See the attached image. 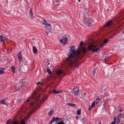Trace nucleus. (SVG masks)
Wrapping results in <instances>:
<instances>
[{"label": "nucleus", "instance_id": "1", "mask_svg": "<svg viewBox=\"0 0 124 124\" xmlns=\"http://www.w3.org/2000/svg\"><path fill=\"white\" fill-rule=\"evenodd\" d=\"M70 47L71 53L68 54L67 59H66L65 61L66 65L70 68L73 67L75 65H76V62L77 60L76 58L80 59L82 57L84 54L86 52V50L85 48H83L81 47L79 48L78 50H74L73 46Z\"/></svg>", "mask_w": 124, "mask_h": 124}, {"label": "nucleus", "instance_id": "2", "mask_svg": "<svg viewBox=\"0 0 124 124\" xmlns=\"http://www.w3.org/2000/svg\"><path fill=\"white\" fill-rule=\"evenodd\" d=\"M36 94L33 93L31 96V98L34 99V100L35 101V102H32L30 104L32 106V107L34 108H38L39 107H37V106H40L42 103L43 102L41 103V101H38V99L37 98L36 101L35 100L36 99Z\"/></svg>", "mask_w": 124, "mask_h": 124}, {"label": "nucleus", "instance_id": "3", "mask_svg": "<svg viewBox=\"0 0 124 124\" xmlns=\"http://www.w3.org/2000/svg\"><path fill=\"white\" fill-rule=\"evenodd\" d=\"M61 67L62 68L61 70H57L56 72V74L58 76H60L61 74H63L64 70L68 69V68L71 69L73 67L70 68L68 65H66V61H65L64 63L62 65Z\"/></svg>", "mask_w": 124, "mask_h": 124}, {"label": "nucleus", "instance_id": "4", "mask_svg": "<svg viewBox=\"0 0 124 124\" xmlns=\"http://www.w3.org/2000/svg\"><path fill=\"white\" fill-rule=\"evenodd\" d=\"M79 88L78 87H76L73 89V94L75 96L78 95L79 98H81L82 97V95L81 93H79Z\"/></svg>", "mask_w": 124, "mask_h": 124}, {"label": "nucleus", "instance_id": "5", "mask_svg": "<svg viewBox=\"0 0 124 124\" xmlns=\"http://www.w3.org/2000/svg\"><path fill=\"white\" fill-rule=\"evenodd\" d=\"M96 46L92 44L88 46V50L92 51L93 52H97L99 50V48H97L95 49Z\"/></svg>", "mask_w": 124, "mask_h": 124}, {"label": "nucleus", "instance_id": "6", "mask_svg": "<svg viewBox=\"0 0 124 124\" xmlns=\"http://www.w3.org/2000/svg\"><path fill=\"white\" fill-rule=\"evenodd\" d=\"M83 21L84 23L87 24L89 26H90L92 23V21L91 20L89 19L88 18L85 17L84 18Z\"/></svg>", "mask_w": 124, "mask_h": 124}, {"label": "nucleus", "instance_id": "7", "mask_svg": "<svg viewBox=\"0 0 124 124\" xmlns=\"http://www.w3.org/2000/svg\"><path fill=\"white\" fill-rule=\"evenodd\" d=\"M123 114L120 113L118 116L117 117V123L118 124L119 123L120 121L119 118H120L121 120L122 121H124V117L122 116Z\"/></svg>", "mask_w": 124, "mask_h": 124}, {"label": "nucleus", "instance_id": "8", "mask_svg": "<svg viewBox=\"0 0 124 124\" xmlns=\"http://www.w3.org/2000/svg\"><path fill=\"white\" fill-rule=\"evenodd\" d=\"M60 42L63 45H64L67 43L68 39L66 37L63 38L60 40Z\"/></svg>", "mask_w": 124, "mask_h": 124}, {"label": "nucleus", "instance_id": "9", "mask_svg": "<svg viewBox=\"0 0 124 124\" xmlns=\"http://www.w3.org/2000/svg\"><path fill=\"white\" fill-rule=\"evenodd\" d=\"M7 39V38L4 36L1 35L0 36V41L1 42H5Z\"/></svg>", "mask_w": 124, "mask_h": 124}, {"label": "nucleus", "instance_id": "10", "mask_svg": "<svg viewBox=\"0 0 124 124\" xmlns=\"http://www.w3.org/2000/svg\"><path fill=\"white\" fill-rule=\"evenodd\" d=\"M12 124H25V123L23 120H22L21 122L15 121L12 123Z\"/></svg>", "mask_w": 124, "mask_h": 124}, {"label": "nucleus", "instance_id": "11", "mask_svg": "<svg viewBox=\"0 0 124 124\" xmlns=\"http://www.w3.org/2000/svg\"><path fill=\"white\" fill-rule=\"evenodd\" d=\"M109 41V40L108 39H105L103 40V43L100 45L101 47L104 46Z\"/></svg>", "mask_w": 124, "mask_h": 124}, {"label": "nucleus", "instance_id": "12", "mask_svg": "<svg viewBox=\"0 0 124 124\" xmlns=\"http://www.w3.org/2000/svg\"><path fill=\"white\" fill-rule=\"evenodd\" d=\"M45 26V28L48 30H50L52 28V27L50 23H48Z\"/></svg>", "mask_w": 124, "mask_h": 124}, {"label": "nucleus", "instance_id": "13", "mask_svg": "<svg viewBox=\"0 0 124 124\" xmlns=\"http://www.w3.org/2000/svg\"><path fill=\"white\" fill-rule=\"evenodd\" d=\"M19 63L18 64V65L19 67L20 70H21L22 66L23 65V62H22V61H19Z\"/></svg>", "mask_w": 124, "mask_h": 124}, {"label": "nucleus", "instance_id": "14", "mask_svg": "<svg viewBox=\"0 0 124 124\" xmlns=\"http://www.w3.org/2000/svg\"><path fill=\"white\" fill-rule=\"evenodd\" d=\"M18 58L19 61H22V57L21 56V52H19L18 54Z\"/></svg>", "mask_w": 124, "mask_h": 124}, {"label": "nucleus", "instance_id": "15", "mask_svg": "<svg viewBox=\"0 0 124 124\" xmlns=\"http://www.w3.org/2000/svg\"><path fill=\"white\" fill-rule=\"evenodd\" d=\"M112 21L110 20L108 21L107 23L104 25V27H107L109 26L112 23Z\"/></svg>", "mask_w": 124, "mask_h": 124}, {"label": "nucleus", "instance_id": "16", "mask_svg": "<svg viewBox=\"0 0 124 124\" xmlns=\"http://www.w3.org/2000/svg\"><path fill=\"white\" fill-rule=\"evenodd\" d=\"M33 52L34 54H36L37 53V50L36 47L33 46Z\"/></svg>", "mask_w": 124, "mask_h": 124}, {"label": "nucleus", "instance_id": "17", "mask_svg": "<svg viewBox=\"0 0 124 124\" xmlns=\"http://www.w3.org/2000/svg\"><path fill=\"white\" fill-rule=\"evenodd\" d=\"M42 24L44 25H46L48 24L46 22L45 19H43L42 21Z\"/></svg>", "mask_w": 124, "mask_h": 124}, {"label": "nucleus", "instance_id": "18", "mask_svg": "<svg viewBox=\"0 0 124 124\" xmlns=\"http://www.w3.org/2000/svg\"><path fill=\"white\" fill-rule=\"evenodd\" d=\"M117 109L118 111H119L120 112H122V109L120 105H119L118 107L117 108Z\"/></svg>", "mask_w": 124, "mask_h": 124}, {"label": "nucleus", "instance_id": "19", "mask_svg": "<svg viewBox=\"0 0 124 124\" xmlns=\"http://www.w3.org/2000/svg\"><path fill=\"white\" fill-rule=\"evenodd\" d=\"M11 69L12 70V72L14 73H15V68L14 66H13L11 68Z\"/></svg>", "mask_w": 124, "mask_h": 124}, {"label": "nucleus", "instance_id": "20", "mask_svg": "<svg viewBox=\"0 0 124 124\" xmlns=\"http://www.w3.org/2000/svg\"><path fill=\"white\" fill-rule=\"evenodd\" d=\"M81 110L80 109H79L77 111V114L78 115H80L81 114Z\"/></svg>", "mask_w": 124, "mask_h": 124}, {"label": "nucleus", "instance_id": "21", "mask_svg": "<svg viewBox=\"0 0 124 124\" xmlns=\"http://www.w3.org/2000/svg\"><path fill=\"white\" fill-rule=\"evenodd\" d=\"M67 105H69L71 107H75L76 106V105L74 104H71L70 103H68L67 104Z\"/></svg>", "mask_w": 124, "mask_h": 124}, {"label": "nucleus", "instance_id": "22", "mask_svg": "<svg viewBox=\"0 0 124 124\" xmlns=\"http://www.w3.org/2000/svg\"><path fill=\"white\" fill-rule=\"evenodd\" d=\"M0 103L1 104H5V105H7V103H6L5 101L4 100H2L0 101Z\"/></svg>", "mask_w": 124, "mask_h": 124}, {"label": "nucleus", "instance_id": "23", "mask_svg": "<svg viewBox=\"0 0 124 124\" xmlns=\"http://www.w3.org/2000/svg\"><path fill=\"white\" fill-rule=\"evenodd\" d=\"M68 119V117L67 116H63V119L65 121H67Z\"/></svg>", "mask_w": 124, "mask_h": 124}, {"label": "nucleus", "instance_id": "24", "mask_svg": "<svg viewBox=\"0 0 124 124\" xmlns=\"http://www.w3.org/2000/svg\"><path fill=\"white\" fill-rule=\"evenodd\" d=\"M30 12L31 13L30 15L32 16H33V14L32 13V8H31L30 10Z\"/></svg>", "mask_w": 124, "mask_h": 124}, {"label": "nucleus", "instance_id": "25", "mask_svg": "<svg viewBox=\"0 0 124 124\" xmlns=\"http://www.w3.org/2000/svg\"><path fill=\"white\" fill-rule=\"evenodd\" d=\"M22 101V99H19L17 101V103L18 104H19L20 102H21Z\"/></svg>", "mask_w": 124, "mask_h": 124}, {"label": "nucleus", "instance_id": "26", "mask_svg": "<svg viewBox=\"0 0 124 124\" xmlns=\"http://www.w3.org/2000/svg\"><path fill=\"white\" fill-rule=\"evenodd\" d=\"M53 111L52 109H51V110L48 113L49 115L50 116L51 115L53 114Z\"/></svg>", "mask_w": 124, "mask_h": 124}, {"label": "nucleus", "instance_id": "27", "mask_svg": "<svg viewBox=\"0 0 124 124\" xmlns=\"http://www.w3.org/2000/svg\"><path fill=\"white\" fill-rule=\"evenodd\" d=\"M100 101V99L98 98L97 99L95 100V102L96 103L98 104Z\"/></svg>", "mask_w": 124, "mask_h": 124}, {"label": "nucleus", "instance_id": "28", "mask_svg": "<svg viewBox=\"0 0 124 124\" xmlns=\"http://www.w3.org/2000/svg\"><path fill=\"white\" fill-rule=\"evenodd\" d=\"M109 99H108V98H106V99L105 101L104 102V108L105 107V103H106V102L109 101Z\"/></svg>", "mask_w": 124, "mask_h": 124}, {"label": "nucleus", "instance_id": "29", "mask_svg": "<svg viewBox=\"0 0 124 124\" xmlns=\"http://www.w3.org/2000/svg\"><path fill=\"white\" fill-rule=\"evenodd\" d=\"M83 44V42L82 41H81L80 42V43L79 45V46H80V47H81V48H85V47H84V48H83L82 47H81V46H82V45Z\"/></svg>", "mask_w": 124, "mask_h": 124}, {"label": "nucleus", "instance_id": "30", "mask_svg": "<svg viewBox=\"0 0 124 124\" xmlns=\"http://www.w3.org/2000/svg\"><path fill=\"white\" fill-rule=\"evenodd\" d=\"M47 72H48V73L49 74H50L51 73V72L50 69H47Z\"/></svg>", "mask_w": 124, "mask_h": 124}, {"label": "nucleus", "instance_id": "31", "mask_svg": "<svg viewBox=\"0 0 124 124\" xmlns=\"http://www.w3.org/2000/svg\"><path fill=\"white\" fill-rule=\"evenodd\" d=\"M82 123L81 124H85V122L84 121L85 120V118L84 117L82 119Z\"/></svg>", "mask_w": 124, "mask_h": 124}, {"label": "nucleus", "instance_id": "32", "mask_svg": "<svg viewBox=\"0 0 124 124\" xmlns=\"http://www.w3.org/2000/svg\"><path fill=\"white\" fill-rule=\"evenodd\" d=\"M80 16H85V15L84 14H83V12H81L80 13Z\"/></svg>", "mask_w": 124, "mask_h": 124}, {"label": "nucleus", "instance_id": "33", "mask_svg": "<svg viewBox=\"0 0 124 124\" xmlns=\"http://www.w3.org/2000/svg\"><path fill=\"white\" fill-rule=\"evenodd\" d=\"M96 72V69H94L93 71V74L94 76Z\"/></svg>", "mask_w": 124, "mask_h": 124}, {"label": "nucleus", "instance_id": "34", "mask_svg": "<svg viewBox=\"0 0 124 124\" xmlns=\"http://www.w3.org/2000/svg\"><path fill=\"white\" fill-rule=\"evenodd\" d=\"M53 92L54 93L57 94L58 93V92L55 90H54L53 91Z\"/></svg>", "mask_w": 124, "mask_h": 124}, {"label": "nucleus", "instance_id": "35", "mask_svg": "<svg viewBox=\"0 0 124 124\" xmlns=\"http://www.w3.org/2000/svg\"><path fill=\"white\" fill-rule=\"evenodd\" d=\"M56 118L55 117H54L52 119V120L54 122L56 121Z\"/></svg>", "mask_w": 124, "mask_h": 124}, {"label": "nucleus", "instance_id": "36", "mask_svg": "<svg viewBox=\"0 0 124 124\" xmlns=\"http://www.w3.org/2000/svg\"><path fill=\"white\" fill-rule=\"evenodd\" d=\"M95 105V102H93L92 104L91 105V107H93Z\"/></svg>", "mask_w": 124, "mask_h": 124}, {"label": "nucleus", "instance_id": "37", "mask_svg": "<svg viewBox=\"0 0 124 124\" xmlns=\"http://www.w3.org/2000/svg\"><path fill=\"white\" fill-rule=\"evenodd\" d=\"M56 124H58V123H59V122L58 121V117H56Z\"/></svg>", "mask_w": 124, "mask_h": 124}, {"label": "nucleus", "instance_id": "38", "mask_svg": "<svg viewBox=\"0 0 124 124\" xmlns=\"http://www.w3.org/2000/svg\"><path fill=\"white\" fill-rule=\"evenodd\" d=\"M58 121L59 122H62V118H60V119H59L58 118Z\"/></svg>", "mask_w": 124, "mask_h": 124}, {"label": "nucleus", "instance_id": "39", "mask_svg": "<svg viewBox=\"0 0 124 124\" xmlns=\"http://www.w3.org/2000/svg\"><path fill=\"white\" fill-rule=\"evenodd\" d=\"M11 121V120L10 119H9L7 122H6V124H8Z\"/></svg>", "mask_w": 124, "mask_h": 124}, {"label": "nucleus", "instance_id": "40", "mask_svg": "<svg viewBox=\"0 0 124 124\" xmlns=\"http://www.w3.org/2000/svg\"><path fill=\"white\" fill-rule=\"evenodd\" d=\"M3 71L0 70V74H2L4 73V72H3Z\"/></svg>", "mask_w": 124, "mask_h": 124}, {"label": "nucleus", "instance_id": "41", "mask_svg": "<svg viewBox=\"0 0 124 124\" xmlns=\"http://www.w3.org/2000/svg\"><path fill=\"white\" fill-rule=\"evenodd\" d=\"M4 68L0 67V70L4 71Z\"/></svg>", "mask_w": 124, "mask_h": 124}, {"label": "nucleus", "instance_id": "42", "mask_svg": "<svg viewBox=\"0 0 124 124\" xmlns=\"http://www.w3.org/2000/svg\"><path fill=\"white\" fill-rule=\"evenodd\" d=\"M116 122L115 121H114L112 122L110 124H116Z\"/></svg>", "mask_w": 124, "mask_h": 124}, {"label": "nucleus", "instance_id": "43", "mask_svg": "<svg viewBox=\"0 0 124 124\" xmlns=\"http://www.w3.org/2000/svg\"><path fill=\"white\" fill-rule=\"evenodd\" d=\"M41 83V82H37L36 83V84L37 85H38L39 84Z\"/></svg>", "mask_w": 124, "mask_h": 124}, {"label": "nucleus", "instance_id": "44", "mask_svg": "<svg viewBox=\"0 0 124 124\" xmlns=\"http://www.w3.org/2000/svg\"><path fill=\"white\" fill-rule=\"evenodd\" d=\"M58 92V93H61L62 92V90H60V91H57Z\"/></svg>", "mask_w": 124, "mask_h": 124}, {"label": "nucleus", "instance_id": "45", "mask_svg": "<svg viewBox=\"0 0 124 124\" xmlns=\"http://www.w3.org/2000/svg\"><path fill=\"white\" fill-rule=\"evenodd\" d=\"M53 122L51 120L49 123V124H51Z\"/></svg>", "mask_w": 124, "mask_h": 124}, {"label": "nucleus", "instance_id": "46", "mask_svg": "<svg viewBox=\"0 0 124 124\" xmlns=\"http://www.w3.org/2000/svg\"><path fill=\"white\" fill-rule=\"evenodd\" d=\"M58 124H64L63 123H62V122H59V123H58Z\"/></svg>", "mask_w": 124, "mask_h": 124}, {"label": "nucleus", "instance_id": "47", "mask_svg": "<svg viewBox=\"0 0 124 124\" xmlns=\"http://www.w3.org/2000/svg\"><path fill=\"white\" fill-rule=\"evenodd\" d=\"M89 107H90L89 108L88 110H89L90 111L91 110V109L92 108V107L90 106H89Z\"/></svg>", "mask_w": 124, "mask_h": 124}, {"label": "nucleus", "instance_id": "48", "mask_svg": "<svg viewBox=\"0 0 124 124\" xmlns=\"http://www.w3.org/2000/svg\"><path fill=\"white\" fill-rule=\"evenodd\" d=\"M114 121H115L116 122V118H115V117H114Z\"/></svg>", "mask_w": 124, "mask_h": 124}, {"label": "nucleus", "instance_id": "49", "mask_svg": "<svg viewBox=\"0 0 124 124\" xmlns=\"http://www.w3.org/2000/svg\"><path fill=\"white\" fill-rule=\"evenodd\" d=\"M76 119H77L78 118V116H76Z\"/></svg>", "mask_w": 124, "mask_h": 124}, {"label": "nucleus", "instance_id": "50", "mask_svg": "<svg viewBox=\"0 0 124 124\" xmlns=\"http://www.w3.org/2000/svg\"><path fill=\"white\" fill-rule=\"evenodd\" d=\"M46 34L47 35L48 34V33H47V32H46Z\"/></svg>", "mask_w": 124, "mask_h": 124}, {"label": "nucleus", "instance_id": "51", "mask_svg": "<svg viewBox=\"0 0 124 124\" xmlns=\"http://www.w3.org/2000/svg\"><path fill=\"white\" fill-rule=\"evenodd\" d=\"M27 101L28 102L30 101L29 100H27Z\"/></svg>", "mask_w": 124, "mask_h": 124}, {"label": "nucleus", "instance_id": "52", "mask_svg": "<svg viewBox=\"0 0 124 124\" xmlns=\"http://www.w3.org/2000/svg\"><path fill=\"white\" fill-rule=\"evenodd\" d=\"M80 0H78V1L79 2H80Z\"/></svg>", "mask_w": 124, "mask_h": 124}, {"label": "nucleus", "instance_id": "53", "mask_svg": "<svg viewBox=\"0 0 124 124\" xmlns=\"http://www.w3.org/2000/svg\"><path fill=\"white\" fill-rule=\"evenodd\" d=\"M107 11H108V9H107Z\"/></svg>", "mask_w": 124, "mask_h": 124}, {"label": "nucleus", "instance_id": "54", "mask_svg": "<svg viewBox=\"0 0 124 124\" xmlns=\"http://www.w3.org/2000/svg\"><path fill=\"white\" fill-rule=\"evenodd\" d=\"M27 117H26V118H25V119H27Z\"/></svg>", "mask_w": 124, "mask_h": 124}, {"label": "nucleus", "instance_id": "55", "mask_svg": "<svg viewBox=\"0 0 124 124\" xmlns=\"http://www.w3.org/2000/svg\"><path fill=\"white\" fill-rule=\"evenodd\" d=\"M123 33L124 34V31H123Z\"/></svg>", "mask_w": 124, "mask_h": 124}, {"label": "nucleus", "instance_id": "56", "mask_svg": "<svg viewBox=\"0 0 124 124\" xmlns=\"http://www.w3.org/2000/svg\"><path fill=\"white\" fill-rule=\"evenodd\" d=\"M101 124V122H100V123H99V124Z\"/></svg>", "mask_w": 124, "mask_h": 124}, {"label": "nucleus", "instance_id": "57", "mask_svg": "<svg viewBox=\"0 0 124 124\" xmlns=\"http://www.w3.org/2000/svg\"><path fill=\"white\" fill-rule=\"evenodd\" d=\"M48 64H49V65L50 64V63H48Z\"/></svg>", "mask_w": 124, "mask_h": 124}, {"label": "nucleus", "instance_id": "58", "mask_svg": "<svg viewBox=\"0 0 124 124\" xmlns=\"http://www.w3.org/2000/svg\"><path fill=\"white\" fill-rule=\"evenodd\" d=\"M21 87H21L19 88V89H20Z\"/></svg>", "mask_w": 124, "mask_h": 124}, {"label": "nucleus", "instance_id": "59", "mask_svg": "<svg viewBox=\"0 0 124 124\" xmlns=\"http://www.w3.org/2000/svg\"><path fill=\"white\" fill-rule=\"evenodd\" d=\"M7 53H9V52H7Z\"/></svg>", "mask_w": 124, "mask_h": 124}]
</instances>
